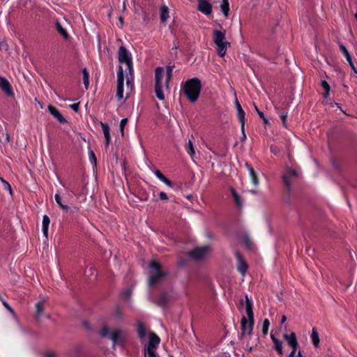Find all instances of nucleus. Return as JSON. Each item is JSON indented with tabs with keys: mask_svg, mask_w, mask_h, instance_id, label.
Instances as JSON below:
<instances>
[{
	"mask_svg": "<svg viewBox=\"0 0 357 357\" xmlns=\"http://www.w3.org/2000/svg\"><path fill=\"white\" fill-rule=\"evenodd\" d=\"M70 107L73 111H75V112H77L79 111V103L78 102V103H75V104L70 105Z\"/></svg>",
	"mask_w": 357,
	"mask_h": 357,
	"instance_id": "50",
	"label": "nucleus"
},
{
	"mask_svg": "<svg viewBox=\"0 0 357 357\" xmlns=\"http://www.w3.org/2000/svg\"><path fill=\"white\" fill-rule=\"evenodd\" d=\"M280 119L282 122L283 126L284 128H287V113L283 112L280 115Z\"/></svg>",
	"mask_w": 357,
	"mask_h": 357,
	"instance_id": "42",
	"label": "nucleus"
},
{
	"mask_svg": "<svg viewBox=\"0 0 357 357\" xmlns=\"http://www.w3.org/2000/svg\"><path fill=\"white\" fill-rule=\"evenodd\" d=\"M45 307V301H40L36 303V317L39 318L40 317L44 311Z\"/></svg>",
	"mask_w": 357,
	"mask_h": 357,
	"instance_id": "24",
	"label": "nucleus"
},
{
	"mask_svg": "<svg viewBox=\"0 0 357 357\" xmlns=\"http://www.w3.org/2000/svg\"><path fill=\"white\" fill-rule=\"evenodd\" d=\"M118 59L120 63H127L132 61V57L126 48L121 46L118 52Z\"/></svg>",
	"mask_w": 357,
	"mask_h": 357,
	"instance_id": "10",
	"label": "nucleus"
},
{
	"mask_svg": "<svg viewBox=\"0 0 357 357\" xmlns=\"http://www.w3.org/2000/svg\"><path fill=\"white\" fill-rule=\"evenodd\" d=\"M167 302V297L165 295H161L158 299V304L160 305H163Z\"/></svg>",
	"mask_w": 357,
	"mask_h": 357,
	"instance_id": "43",
	"label": "nucleus"
},
{
	"mask_svg": "<svg viewBox=\"0 0 357 357\" xmlns=\"http://www.w3.org/2000/svg\"><path fill=\"white\" fill-rule=\"evenodd\" d=\"M235 256L237 259V269L243 275H244L248 269L247 263L239 252H235Z\"/></svg>",
	"mask_w": 357,
	"mask_h": 357,
	"instance_id": "11",
	"label": "nucleus"
},
{
	"mask_svg": "<svg viewBox=\"0 0 357 357\" xmlns=\"http://www.w3.org/2000/svg\"><path fill=\"white\" fill-rule=\"evenodd\" d=\"M269 326H270V322H269L268 319H266L264 321L263 326H262V332H263L264 335H266L268 334Z\"/></svg>",
	"mask_w": 357,
	"mask_h": 357,
	"instance_id": "35",
	"label": "nucleus"
},
{
	"mask_svg": "<svg viewBox=\"0 0 357 357\" xmlns=\"http://www.w3.org/2000/svg\"><path fill=\"white\" fill-rule=\"evenodd\" d=\"M85 326H86V327H89L88 324H85Z\"/></svg>",
	"mask_w": 357,
	"mask_h": 357,
	"instance_id": "63",
	"label": "nucleus"
},
{
	"mask_svg": "<svg viewBox=\"0 0 357 357\" xmlns=\"http://www.w3.org/2000/svg\"><path fill=\"white\" fill-rule=\"evenodd\" d=\"M127 123H128V119H126V118L121 119V121L120 122L119 126H120V130H121L122 135H124V128L127 125Z\"/></svg>",
	"mask_w": 357,
	"mask_h": 357,
	"instance_id": "39",
	"label": "nucleus"
},
{
	"mask_svg": "<svg viewBox=\"0 0 357 357\" xmlns=\"http://www.w3.org/2000/svg\"><path fill=\"white\" fill-rule=\"evenodd\" d=\"M160 20L162 22H165L169 18V9L167 6H163L160 8Z\"/></svg>",
	"mask_w": 357,
	"mask_h": 357,
	"instance_id": "26",
	"label": "nucleus"
},
{
	"mask_svg": "<svg viewBox=\"0 0 357 357\" xmlns=\"http://www.w3.org/2000/svg\"><path fill=\"white\" fill-rule=\"evenodd\" d=\"M83 74V82L85 88L87 89L89 85V74L86 68L82 71Z\"/></svg>",
	"mask_w": 357,
	"mask_h": 357,
	"instance_id": "33",
	"label": "nucleus"
},
{
	"mask_svg": "<svg viewBox=\"0 0 357 357\" xmlns=\"http://www.w3.org/2000/svg\"><path fill=\"white\" fill-rule=\"evenodd\" d=\"M159 196H160V199L161 200H167L168 199V197H167V194L164 192H160L159 194Z\"/></svg>",
	"mask_w": 357,
	"mask_h": 357,
	"instance_id": "51",
	"label": "nucleus"
},
{
	"mask_svg": "<svg viewBox=\"0 0 357 357\" xmlns=\"http://www.w3.org/2000/svg\"><path fill=\"white\" fill-rule=\"evenodd\" d=\"M95 268L93 267H90L89 269L86 270L85 275L87 277H91L94 274Z\"/></svg>",
	"mask_w": 357,
	"mask_h": 357,
	"instance_id": "44",
	"label": "nucleus"
},
{
	"mask_svg": "<svg viewBox=\"0 0 357 357\" xmlns=\"http://www.w3.org/2000/svg\"><path fill=\"white\" fill-rule=\"evenodd\" d=\"M160 337L153 333H149V342L144 346V357H159L156 354V349L160 343Z\"/></svg>",
	"mask_w": 357,
	"mask_h": 357,
	"instance_id": "4",
	"label": "nucleus"
},
{
	"mask_svg": "<svg viewBox=\"0 0 357 357\" xmlns=\"http://www.w3.org/2000/svg\"><path fill=\"white\" fill-rule=\"evenodd\" d=\"M56 28L57 31L65 38H68V33L67 31L62 26L60 22H56Z\"/></svg>",
	"mask_w": 357,
	"mask_h": 357,
	"instance_id": "29",
	"label": "nucleus"
},
{
	"mask_svg": "<svg viewBox=\"0 0 357 357\" xmlns=\"http://www.w3.org/2000/svg\"><path fill=\"white\" fill-rule=\"evenodd\" d=\"M241 132H242L241 140L242 141H245V139H246V135H245V126L243 127V130H241Z\"/></svg>",
	"mask_w": 357,
	"mask_h": 357,
	"instance_id": "57",
	"label": "nucleus"
},
{
	"mask_svg": "<svg viewBox=\"0 0 357 357\" xmlns=\"http://www.w3.org/2000/svg\"><path fill=\"white\" fill-rule=\"evenodd\" d=\"M131 291H132V289H128L127 290H126L124 292H123V295L126 296V297H129V296L131 294Z\"/></svg>",
	"mask_w": 357,
	"mask_h": 357,
	"instance_id": "55",
	"label": "nucleus"
},
{
	"mask_svg": "<svg viewBox=\"0 0 357 357\" xmlns=\"http://www.w3.org/2000/svg\"><path fill=\"white\" fill-rule=\"evenodd\" d=\"M99 334L101 337H106L112 340L113 349L116 346L123 347L126 341V332L120 328L112 329L107 325H104L100 329Z\"/></svg>",
	"mask_w": 357,
	"mask_h": 357,
	"instance_id": "1",
	"label": "nucleus"
},
{
	"mask_svg": "<svg viewBox=\"0 0 357 357\" xmlns=\"http://www.w3.org/2000/svg\"><path fill=\"white\" fill-rule=\"evenodd\" d=\"M231 194L234 197V202L237 206L239 208L243 206V202L241 197L238 195L234 189H231Z\"/></svg>",
	"mask_w": 357,
	"mask_h": 357,
	"instance_id": "30",
	"label": "nucleus"
},
{
	"mask_svg": "<svg viewBox=\"0 0 357 357\" xmlns=\"http://www.w3.org/2000/svg\"><path fill=\"white\" fill-rule=\"evenodd\" d=\"M50 223V220L49 217L47 215H44L43 216L42 230H43V233L44 236L46 238H47V236H48V228H49Z\"/></svg>",
	"mask_w": 357,
	"mask_h": 357,
	"instance_id": "22",
	"label": "nucleus"
},
{
	"mask_svg": "<svg viewBox=\"0 0 357 357\" xmlns=\"http://www.w3.org/2000/svg\"><path fill=\"white\" fill-rule=\"evenodd\" d=\"M0 88L9 97L14 96L10 82L4 77H0Z\"/></svg>",
	"mask_w": 357,
	"mask_h": 357,
	"instance_id": "12",
	"label": "nucleus"
},
{
	"mask_svg": "<svg viewBox=\"0 0 357 357\" xmlns=\"http://www.w3.org/2000/svg\"><path fill=\"white\" fill-rule=\"evenodd\" d=\"M271 339L273 340V342L275 343V340H279L278 339H277L273 335H271Z\"/></svg>",
	"mask_w": 357,
	"mask_h": 357,
	"instance_id": "60",
	"label": "nucleus"
},
{
	"mask_svg": "<svg viewBox=\"0 0 357 357\" xmlns=\"http://www.w3.org/2000/svg\"><path fill=\"white\" fill-rule=\"evenodd\" d=\"M149 266L153 271L149 277V283L150 286H153L160 282L167 273L161 270L160 264L155 261H152Z\"/></svg>",
	"mask_w": 357,
	"mask_h": 357,
	"instance_id": "6",
	"label": "nucleus"
},
{
	"mask_svg": "<svg viewBox=\"0 0 357 357\" xmlns=\"http://www.w3.org/2000/svg\"><path fill=\"white\" fill-rule=\"evenodd\" d=\"M48 111L56 119L57 121L61 123H64L66 122V119L63 115L60 113V112L54 106L50 105H48Z\"/></svg>",
	"mask_w": 357,
	"mask_h": 357,
	"instance_id": "16",
	"label": "nucleus"
},
{
	"mask_svg": "<svg viewBox=\"0 0 357 357\" xmlns=\"http://www.w3.org/2000/svg\"><path fill=\"white\" fill-rule=\"evenodd\" d=\"M286 320H287V317H286V316L283 315V316L282 317L281 323H282V324L284 323Z\"/></svg>",
	"mask_w": 357,
	"mask_h": 357,
	"instance_id": "59",
	"label": "nucleus"
},
{
	"mask_svg": "<svg viewBox=\"0 0 357 357\" xmlns=\"http://www.w3.org/2000/svg\"><path fill=\"white\" fill-rule=\"evenodd\" d=\"M310 337H311L312 342L313 345L315 347H318L319 345V333L315 328H312Z\"/></svg>",
	"mask_w": 357,
	"mask_h": 357,
	"instance_id": "23",
	"label": "nucleus"
},
{
	"mask_svg": "<svg viewBox=\"0 0 357 357\" xmlns=\"http://www.w3.org/2000/svg\"><path fill=\"white\" fill-rule=\"evenodd\" d=\"M126 84L128 88H130V90L132 89L133 87V77H130L128 75H126Z\"/></svg>",
	"mask_w": 357,
	"mask_h": 357,
	"instance_id": "41",
	"label": "nucleus"
},
{
	"mask_svg": "<svg viewBox=\"0 0 357 357\" xmlns=\"http://www.w3.org/2000/svg\"><path fill=\"white\" fill-rule=\"evenodd\" d=\"M114 316L116 318L121 319L123 317V314L120 311L119 308L116 309L114 311Z\"/></svg>",
	"mask_w": 357,
	"mask_h": 357,
	"instance_id": "46",
	"label": "nucleus"
},
{
	"mask_svg": "<svg viewBox=\"0 0 357 357\" xmlns=\"http://www.w3.org/2000/svg\"><path fill=\"white\" fill-rule=\"evenodd\" d=\"M321 86L324 88V89L325 91L324 97L327 98L328 96V95H329L330 86L328 84V82L326 81H324V80L321 81Z\"/></svg>",
	"mask_w": 357,
	"mask_h": 357,
	"instance_id": "34",
	"label": "nucleus"
},
{
	"mask_svg": "<svg viewBox=\"0 0 357 357\" xmlns=\"http://www.w3.org/2000/svg\"><path fill=\"white\" fill-rule=\"evenodd\" d=\"M56 355L54 352H48L46 354V357H56Z\"/></svg>",
	"mask_w": 357,
	"mask_h": 357,
	"instance_id": "58",
	"label": "nucleus"
},
{
	"mask_svg": "<svg viewBox=\"0 0 357 357\" xmlns=\"http://www.w3.org/2000/svg\"><path fill=\"white\" fill-rule=\"evenodd\" d=\"M209 250L210 247L208 245L197 247L191 252H190L188 255L192 259L196 261H202L206 257L209 252Z\"/></svg>",
	"mask_w": 357,
	"mask_h": 357,
	"instance_id": "8",
	"label": "nucleus"
},
{
	"mask_svg": "<svg viewBox=\"0 0 357 357\" xmlns=\"http://www.w3.org/2000/svg\"><path fill=\"white\" fill-rule=\"evenodd\" d=\"M284 336L288 344L292 347V351L296 352L298 342L296 334L294 333H291L290 335L285 334Z\"/></svg>",
	"mask_w": 357,
	"mask_h": 357,
	"instance_id": "18",
	"label": "nucleus"
},
{
	"mask_svg": "<svg viewBox=\"0 0 357 357\" xmlns=\"http://www.w3.org/2000/svg\"><path fill=\"white\" fill-rule=\"evenodd\" d=\"M137 335H138L139 338L142 341H143L146 336V329L144 325L140 321H139L137 323Z\"/></svg>",
	"mask_w": 357,
	"mask_h": 357,
	"instance_id": "21",
	"label": "nucleus"
},
{
	"mask_svg": "<svg viewBox=\"0 0 357 357\" xmlns=\"http://www.w3.org/2000/svg\"><path fill=\"white\" fill-rule=\"evenodd\" d=\"M245 167L249 172V175L251 178L252 183L254 184V185L257 186L259 184V181L254 169L248 163L245 164Z\"/></svg>",
	"mask_w": 357,
	"mask_h": 357,
	"instance_id": "20",
	"label": "nucleus"
},
{
	"mask_svg": "<svg viewBox=\"0 0 357 357\" xmlns=\"http://www.w3.org/2000/svg\"><path fill=\"white\" fill-rule=\"evenodd\" d=\"M100 125L102 127V130L104 136L108 137V135H110L109 134V126H108V124H107L105 123H102V122L100 123Z\"/></svg>",
	"mask_w": 357,
	"mask_h": 357,
	"instance_id": "36",
	"label": "nucleus"
},
{
	"mask_svg": "<svg viewBox=\"0 0 357 357\" xmlns=\"http://www.w3.org/2000/svg\"><path fill=\"white\" fill-rule=\"evenodd\" d=\"M250 339H248V340H244V344H245V348L250 352L252 350V347L248 345V342Z\"/></svg>",
	"mask_w": 357,
	"mask_h": 357,
	"instance_id": "53",
	"label": "nucleus"
},
{
	"mask_svg": "<svg viewBox=\"0 0 357 357\" xmlns=\"http://www.w3.org/2000/svg\"><path fill=\"white\" fill-rule=\"evenodd\" d=\"M221 10L222 11L224 16L227 17L229 12V1H222L220 5Z\"/></svg>",
	"mask_w": 357,
	"mask_h": 357,
	"instance_id": "31",
	"label": "nucleus"
},
{
	"mask_svg": "<svg viewBox=\"0 0 357 357\" xmlns=\"http://www.w3.org/2000/svg\"><path fill=\"white\" fill-rule=\"evenodd\" d=\"M164 73L162 67H157L155 70V92L156 97L160 100H165V95L162 90V79Z\"/></svg>",
	"mask_w": 357,
	"mask_h": 357,
	"instance_id": "7",
	"label": "nucleus"
},
{
	"mask_svg": "<svg viewBox=\"0 0 357 357\" xmlns=\"http://www.w3.org/2000/svg\"><path fill=\"white\" fill-rule=\"evenodd\" d=\"M271 151L275 155H277L279 153V149L275 146H271Z\"/></svg>",
	"mask_w": 357,
	"mask_h": 357,
	"instance_id": "52",
	"label": "nucleus"
},
{
	"mask_svg": "<svg viewBox=\"0 0 357 357\" xmlns=\"http://www.w3.org/2000/svg\"><path fill=\"white\" fill-rule=\"evenodd\" d=\"M255 111H256V112L258 114V115L259 116V117H260L261 119H262V120H263V121H264V123L265 124H267V123H269L268 120V119L264 116V113H263L262 112H260V111L258 109V108H257V107L256 105H255Z\"/></svg>",
	"mask_w": 357,
	"mask_h": 357,
	"instance_id": "37",
	"label": "nucleus"
},
{
	"mask_svg": "<svg viewBox=\"0 0 357 357\" xmlns=\"http://www.w3.org/2000/svg\"><path fill=\"white\" fill-rule=\"evenodd\" d=\"M255 320L251 321L245 317H243L241 321V334L239 336L242 344H244V340L251 339L252 336V330Z\"/></svg>",
	"mask_w": 357,
	"mask_h": 357,
	"instance_id": "5",
	"label": "nucleus"
},
{
	"mask_svg": "<svg viewBox=\"0 0 357 357\" xmlns=\"http://www.w3.org/2000/svg\"><path fill=\"white\" fill-rule=\"evenodd\" d=\"M340 48L343 54V55L345 56L347 61L349 62V66H351L352 70L355 74H357V70L356 69L354 64L352 61L351 56H350L347 47L343 44H340Z\"/></svg>",
	"mask_w": 357,
	"mask_h": 357,
	"instance_id": "17",
	"label": "nucleus"
},
{
	"mask_svg": "<svg viewBox=\"0 0 357 357\" xmlns=\"http://www.w3.org/2000/svg\"><path fill=\"white\" fill-rule=\"evenodd\" d=\"M298 172L295 169H292L290 168L286 169V173L283 175L282 178L283 181L288 190H289L291 186V181L290 177H297Z\"/></svg>",
	"mask_w": 357,
	"mask_h": 357,
	"instance_id": "13",
	"label": "nucleus"
},
{
	"mask_svg": "<svg viewBox=\"0 0 357 357\" xmlns=\"http://www.w3.org/2000/svg\"><path fill=\"white\" fill-rule=\"evenodd\" d=\"M174 66H168L167 67L166 71V79H165V85L166 88H169V82L172 77V71H173Z\"/></svg>",
	"mask_w": 357,
	"mask_h": 357,
	"instance_id": "28",
	"label": "nucleus"
},
{
	"mask_svg": "<svg viewBox=\"0 0 357 357\" xmlns=\"http://www.w3.org/2000/svg\"><path fill=\"white\" fill-rule=\"evenodd\" d=\"M185 148L188 153L190 155L191 158H193L195 155V151L192 142L190 139L188 140V143L185 146Z\"/></svg>",
	"mask_w": 357,
	"mask_h": 357,
	"instance_id": "27",
	"label": "nucleus"
},
{
	"mask_svg": "<svg viewBox=\"0 0 357 357\" xmlns=\"http://www.w3.org/2000/svg\"><path fill=\"white\" fill-rule=\"evenodd\" d=\"M89 159L91 162H93L95 164L96 163V155L93 151H90L89 152Z\"/></svg>",
	"mask_w": 357,
	"mask_h": 357,
	"instance_id": "47",
	"label": "nucleus"
},
{
	"mask_svg": "<svg viewBox=\"0 0 357 357\" xmlns=\"http://www.w3.org/2000/svg\"><path fill=\"white\" fill-rule=\"evenodd\" d=\"M105 138V145H106V147H107L110 143V141H111V137H110V135L107 136H104Z\"/></svg>",
	"mask_w": 357,
	"mask_h": 357,
	"instance_id": "54",
	"label": "nucleus"
},
{
	"mask_svg": "<svg viewBox=\"0 0 357 357\" xmlns=\"http://www.w3.org/2000/svg\"><path fill=\"white\" fill-rule=\"evenodd\" d=\"M127 66V69L126 70V71L128 70V76L130 77H133V67H132V61L129 62V63H125Z\"/></svg>",
	"mask_w": 357,
	"mask_h": 357,
	"instance_id": "40",
	"label": "nucleus"
},
{
	"mask_svg": "<svg viewBox=\"0 0 357 357\" xmlns=\"http://www.w3.org/2000/svg\"><path fill=\"white\" fill-rule=\"evenodd\" d=\"M3 305L11 312H13V309L11 308V307L6 303V302H3Z\"/></svg>",
	"mask_w": 357,
	"mask_h": 357,
	"instance_id": "56",
	"label": "nucleus"
},
{
	"mask_svg": "<svg viewBox=\"0 0 357 357\" xmlns=\"http://www.w3.org/2000/svg\"><path fill=\"white\" fill-rule=\"evenodd\" d=\"M245 311L248 316V319L252 321L254 319V314L252 311V301L248 298V296H245Z\"/></svg>",
	"mask_w": 357,
	"mask_h": 357,
	"instance_id": "19",
	"label": "nucleus"
},
{
	"mask_svg": "<svg viewBox=\"0 0 357 357\" xmlns=\"http://www.w3.org/2000/svg\"><path fill=\"white\" fill-rule=\"evenodd\" d=\"M155 175L157 176L158 179L165 183L169 187H172V183L159 170H155L154 172Z\"/></svg>",
	"mask_w": 357,
	"mask_h": 357,
	"instance_id": "25",
	"label": "nucleus"
},
{
	"mask_svg": "<svg viewBox=\"0 0 357 357\" xmlns=\"http://www.w3.org/2000/svg\"><path fill=\"white\" fill-rule=\"evenodd\" d=\"M55 201L59 206V207L63 209V211H67L69 209V207L68 205L63 204L61 202V197L59 194H56L55 196Z\"/></svg>",
	"mask_w": 357,
	"mask_h": 357,
	"instance_id": "32",
	"label": "nucleus"
},
{
	"mask_svg": "<svg viewBox=\"0 0 357 357\" xmlns=\"http://www.w3.org/2000/svg\"><path fill=\"white\" fill-rule=\"evenodd\" d=\"M123 85H124L123 69L121 66H119V70L117 72V86H116V98L118 100H121L123 98Z\"/></svg>",
	"mask_w": 357,
	"mask_h": 357,
	"instance_id": "9",
	"label": "nucleus"
},
{
	"mask_svg": "<svg viewBox=\"0 0 357 357\" xmlns=\"http://www.w3.org/2000/svg\"><path fill=\"white\" fill-rule=\"evenodd\" d=\"M2 182L3 183L5 188L8 189L9 190L10 193L12 194V188H11L10 185L6 181L3 180V179H2Z\"/></svg>",
	"mask_w": 357,
	"mask_h": 357,
	"instance_id": "49",
	"label": "nucleus"
},
{
	"mask_svg": "<svg viewBox=\"0 0 357 357\" xmlns=\"http://www.w3.org/2000/svg\"><path fill=\"white\" fill-rule=\"evenodd\" d=\"M8 50V45L6 42H0V51H7Z\"/></svg>",
	"mask_w": 357,
	"mask_h": 357,
	"instance_id": "45",
	"label": "nucleus"
},
{
	"mask_svg": "<svg viewBox=\"0 0 357 357\" xmlns=\"http://www.w3.org/2000/svg\"><path fill=\"white\" fill-rule=\"evenodd\" d=\"M235 106L237 110V117L241 123V130H243V127L245 123V112L237 100L235 101Z\"/></svg>",
	"mask_w": 357,
	"mask_h": 357,
	"instance_id": "15",
	"label": "nucleus"
},
{
	"mask_svg": "<svg viewBox=\"0 0 357 357\" xmlns=\"http://www.w3.org/2000/svg\"><path fill=\"white\" fill-rule=\"evenodd\" d=\"M202 84L198 78H192L181 84V91L190 102H195L201 92Z\"/></svg>",
	"mask_w": 357,
	"mask_h": 357,
	"instance_id": "2",
	"label": "nucleus"
},
{
	"mask_svg": "<svg viewBox=\"0 0 357 357\" xmlns=\"http://www.w3.org/2000/svg\"><path fill=\"white\" fill-rule=\"evenodd\" d=\"M213 40L216 45L218 54L222 57L225 55L229 43L226 40L225 31L214 30L213 33Z\"/></svg>",
	"mask_w": 357,
	"mask_h": 357,
	"instance_id": "3",
	"label": "nucleus"
},
{
	"mask_svg": "<svg viewBox=\"0 0 357 357\" xmlns=\"http://www.w3.org/2000/svg\"><path fill=\"white\" fill-rule=\"evenodd\" d=\"M287 357H303L301 352L299 351L296 354L294 351H291Z\"/></svg>",
	"mask_w": 357,
	"mask_h": 357,
	"instance_id": "48",
	"label": "nucleus"
},
{
	"mask_svg": "<svg viewBox=\"0 0 357 357\" xmlns=\"http://www.w3.org/2000/svg\"><path fill=\"white\" fill-rule=\"evenodd\" d=\"M197 9L202 13L208 15L211 13L212 6L206 0H198Z\"/></svg>",
	"mask_w": 357,
	"mask_h": 357,
	"instance_id": "14",
	"label": "nucleus"
},
{
	"mask_svg": "<svg viewBox=\"0 0 357 357\" xmlns=\"http://www.w3.org/2000/svg\"><path fill=\"white\" fill-rule=\"evenodd\" d=\"M251 192H252L253 194H255V193H256V191H255V190H251Z\"/></svg>",
	"mask_w": 357,
	"mask_h": 357,
	"instance_id": "62",
	"label": "nucleus"
},
{
	"mask_svg": "<svg viewBox=\"0 0 357 357\" xmlns=\"http://www.w3.org/2000/svg\"><path fill=\"white\" fill-rule=\"evenodd\" d=\"M275 349L280 354H282V343L280 340H275Z\"/></svg>",
	"mask_w": 357,
	"mask_h": 357,
	"instance_id": "38",
	"label": "nucleus"
},
{
	"mask_svg": "<svg viewBox=\"0 0 357 357\" xmlns=\"http://www.w3.org/2000/svg\"><path fill=\"white\" fill-rule=\"evenodd\" d=\"M6 139L8 141H9V135H7Z\"/></svg>",
	"mask_w": 357,
	"mask_h": 357,
	"instance_id": "61",
	"label": "nucleus"
}]
</instances>
